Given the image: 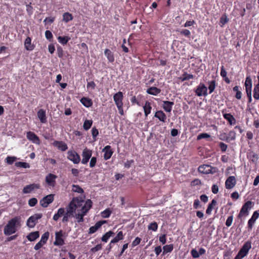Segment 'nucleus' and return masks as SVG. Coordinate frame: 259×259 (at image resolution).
<instances>
[{"label": "nucleus", "mask_w": 259, "mask_h": 259, "mask_svg": "<svg viewBox=\"0 0 259 259\" xmlns=\"http://www.w3.org/2000/svg\"><path fill=\"white\" fill-rule=\"evenodd\" d=\"M20 221V217H15L10 220L5 227L4 234L6 235H10L15 233L17 231L16 227L21 226Z\"/></svg>", "instance_id": "obj_1"}, {"label": "nucleus", "mask_w": 259, "mask_h": 259, "mask_svg": "<svg viewBox=\"0 0 259 259\" xmlns=\"http://www.w3.org/2000/svg\"><path fill=\"white\" fill-rule=\"evenodd\" d=\"M82 201L79 200L77 198H73L66 207V211L72 214V217H74V214L75 213L76 210L79 207L82 205Z\"/></svg>", "instance_id": "obj_2"}, {"label": "nucleus", "mask_w": 259, "mask_h": 259, "mask_svg": "<svg viewBox=\"0 0 259 259\" xmlns=\"http://www.w3.org/2000/svg\"><path fill=\"white\" fill-rule=\"evenodd\" d=\"M63 216L62 222L63 223H67L69 221L71 217H73L72 215L65 211L64 208H60L56 213L53 216V220L55 221L58 220L59 218Z\"/></svg>", "instance_id": "obj_3"}, {"label": "nucleus", "mask_w": 259, "mask_h": 259, "mask_svg": "<svg viewBox=\"0 0 259 259\" xmlns=\"http://www.w3.org/2000/svg\"><path fill=\"white\" fill-rule=\"evenodd\" d=\"M42 217V214L41 213H36L34 215L31 216L28 218L27 221V225L28 227L32 228H33L36 223L37 221L40 219H41Z\"/></svg>", "instance_id": "obj_4"}, {"label": "nucleus", "mask_w": 259, "mask_h": 259, "mask_svg": "<svg viewBox=\"0 0 259 259\" xmlns=\"http://www.w3.org/2000/svg\"><path fill=\"white\" fill-rule=\"evenodd\" d=\"M198 170L199 172L204 174H213L216 172V168L212 167L209 165L204 164L199 166Z\"/></svg>", "instance_id": "obj_5"}, {"label": "nucleus", "mask_w": 259, "mask_h": 259, "mask_svg": "<svg viewBox=\"0 0 259 259\" xmlns=\"http://www.w3.org/2000/svg\"><path fill=\"white\" fill-rule=\"evenodd\" d=\"M195 93L198 97L206 96L207 95V88L204 83H200L197 87Z\"/></svg>", "instance_id": "obj_6"}, {"label": "nucleus", "mask_w": 259, "mask_h": 259, "mask_svg": "<svg viewBox=\"0 0 259 259\" xmlns=\"http://www.w3.org/2000/svg\"><path fill=\"white\" fill-rule=\"evenodd\" d=\"M92 155V150L87 148H85L82 151L81 163L83 164H87L89 162V159L91 158Z\"/></svg>", "instance_id": "obj_7"}, {"label": "nucleus", "mask_w": 259, "mask_h": 259, "mask_svg": "<svg viewBox=\"0 0 259 259\" xmlns=\"http://www.w3.org/2000/svg\"><path fill=\"white\" fill-rule=\"evenodd\" d=\"M252 202L248 201L246 202L242 206L238 217L240 218L243 215H247L248 214V210L251 208Z\"/></svg>", "instance_id": "obj_8"}, {"label": "nucleus", "mask_w": 259, "mask_h": 259, "mask_svg": "<svg viewBox=\"0 0 259 259\" xmlns=\"http://www.w3.org/2000/svg\"><path fill=\"white\" fill-rule=\"evenodd\" d=\"M54 194H49L44 197L40 200V204L44 207H48L54 200Z\"/></svg>", "instance_id": "obj_9"}, {"label": "nucleus", "mask_w": 259, "mask_h": 259, "mask_svg": "<svg viewBox=\"0 0 259 259\" xmlns=\"http://www.w3.org/2000/svg\"><path fill=\"white\" fill-rule=\"evenodd\" d=\"M67 158L75 164L78 163L80 161L79 155L75 151H69L67 153Z\"/></svg>", "instance_id": "obj_10"}, {"label": "nucleus", "mask_w": 259, "mask_h": 259, "mask_svg": "<svg viewBox=\"0 0 259 259\" xmlns=\"http://www.w3.org/2000/svg\"><path fill=\"white\" fill-rule=\"evenodd\" d=\"M63 232L60 230L55 233V241L54 242L55 245L62 246L64 244V241L62 238Z\"/></svg>", "instance_id": "obj_11"}, {"label": "nucleus", "mask_w": 259, "mask_h": 259, "mask_svg": "<svg viewBox=\"0 0 259 259\" xmlns=\"http://www.w3.org/2000/svg\"><path fill=\"white\" fill-rule=\"evenodd\" d=\"M26 137L29 140L32 141L33 143L38 145L40 144V142L39 138L34 133L31 132H27Z\"/></svg>", "instance_id": "obj_12"}, {"label": "nucleus", "mask_w": 259, "mask_h": 259, "mask_svg": "<svg viewBox=\"0 0 259 259\" xmlns=\"http://www.w3.org/2000/svg\"><path fill=\"white\" fill-rule=\"evenodd\" d=\"M258 217H259V213H258V211H255L253 212L251 218L248 221L247 226H248V228L249 230L252 229V227H253L254 224L255 223V221L258 218Z\"/></svg>", "instance_id": "obj_13"}, {"label": "nucleus", "mask_w": 259, "mask_h": 259, "mask_svg": "<svg viewBox=\"0 0 259 259\" xmlns=\"http://www.w3.org/2000/svg\"><path fill=\"white\" fill-rule=\"evenodd\" d=\"M39 187L40 186L39 184H32L30 185H28L24 187L23 190V193L25 194L30 193L33 190L39 189Z\"/></svg>", "instance_id": "obj_14"}, {"label": "nucleus", "mask_w": 259, "mask_h": 259, "mask_svg": "<svg viewBox=\"0 0 259 259\" xmlns=\"http://www.w3.org/2000/svg\"><path fill=\"white\" fill-rule=\"evenodd\" d=\"M122 98L123 94L121 92H118L114 95L113 99L117 106H122Z\"/></svg>", "instance_id": "obj_15"}, {"label": "nucleus", "mask_w": 259, "mask_h": 259, "mask_svg": "<svg viewBox=\"0 0 259 259\" xmlns=\"http://www.w3.org/2000/svg\"><path fill=\"white\" fill-rule=\"evenodd\" d=\"M106 223H107V221L105 220L98 221V222H97L96 223V224L94 226H92L90 228L89 233L93 234V233H95L97 230H98L102 226V225H103L104 224H105Z\"/></svg>", "instance_id": "obj_16"}, {"label": "nucleus", "mask_w": 259, "mask_h": 259, "mask_svg": "<svg viewBox=\"0 0 259 259\" xmlns=\"http://www.w3.org/2000/svg\"><path fill=\"white\" fill-rule=\"evenodd\" d=\"M102 152H104V158L105 160L109 159L113 154L111 146L109 145L106 146L102 150Z\"/></svg>", "instance_id": "obj_17"}, {"label": "nucleus", "mask_w": 259, "mask_h": 259, "mask_svg": "<svg viewBox=\"0 0 259 259\" xmlns=\"http://www.w3.org/2000/svg\"><path fill=\"white\" fill-rule=\"evenodd\" d=\"M53 145L62 151H65L68 149L67 145L62 141H55L53 143Z\"/></svg>", "instance_id": "obj_18"}, {"label": "nucleus", "mask_w": 259, "mask_h": 259, "mask_svg": "<svg viewBox=\"0 0 259 259\" xmlns=\"http://www.w3.org/2000/svg\"><path fill=\"white\" fill-rule=\"evenodd\" d=\"M174 104V103L173 102L164 101H163L162 107L166 112H170Z\"/></svg>", "instance_id": "obj_19"}, {"label": "nucleus", "mask_w": 259, "mask_h": 259, "mask_svg": "<svg viewBox=\"0 0 259 259\" xmlns=\"http://www.w3.org/2000/svg\"><path fill=\"white\" fill-rule=\"evenodd\" d=\"M57 178V176L50 174L46 178V181L47 183L52 186H54L55 183V180Z\"/></svg>", "instance_id": "obj_20"}, {"label": "nucleus", "mask_w": 259, "mask_h": 259, "mask_svg": "<svg viewBox=\"0 0 259 259\" xmlns=\"http://www.w3.org/2000/svg\"><path fill=\"white\" fill-rule=\"evenodd\" d=\"M24 47L27 51H32L34 49V45L31 44V39L27 37L24 41Z\"/></svg>", "instance_id": "obj_21"}, {"label": "nucleus", "mask_w": 259, "mask_h": 259, "mask_svg": "<svg viewBox=\"0 0 259 259\" xmlns=\"http://www.w3.org/2000/svg\"><path fill=\"white\" fill-rule=\"evenodd\" d=\"M37 116L41 123H46L47 122V118L46 111L44 109H40L37 112Z\"/></svg>", "instance_id": "obj_22"}, {"label": "nucleus", "mask_w": 259, "mask_h": 259, "mask_svg": "<svg viewBox=\"0 0 259 259\" xmlns=\"http://www.w3.org/2000/svg\"><path fill=\"white\" fill-rule=\"evenodd\" d=\"M154 117L159 119V120L163 122H165L166 119V116L165 113L161 110L156 112Z\"/></svg>", "instance_id": "obj_23"}, {"label": "nucleus", "mask_w": 259, "mask_h": 259, "mask_svg": "<svg viewBox=\"0 0 259 259\" xmlns=\"http://www.w3.org/2000/svg\"><path fill=\"white\" fill-rule=\"evenodd\" d=\"M239 88L238 86H235L233 88L232 91V94H234L235 98L238 100L241 99L242 97V93Z\"/></svg>", "instance_id": "obj_24"}, {"label": "nucleus", "mask_w": 259, "mask_h": 259, "mask_svg": "<svg viewBox=\"0 0 259 259\" xmlns=\"http://www.w3.org/2000/svg\"><path fill=\"white\" fill-rule=\"evenodd\" d=\"M85 211L82 212L80 211V212L75 213L74 214V217L77 219V223H79L84 221L83 217L85 215Z\"/></svg>", "instance_id": "obj_25"}, {"label": "nucleus", "mask_w": 259, "mask_h": 259, "mask_svg": "<svg viewBox=\"0 0 259 259\" xmlns=\"http://www.w3.org/2000/svg\"><path fill=\"white\" fill-rule=\"evenodd\" d=\"M92 205V202L90 199H88L84 204V205L81 207L80 211L84 212L85 211V214H87V212L91 208Z\"/></svg>", "instance_id": "obj_26"}, {"label": "nucleus", "mask_w": 259, "mask_h": 259, "mask_svg": "<svg viewBox=\"0 0 259 259\" xmlns=\"http://www.w3.org/2000/svg\"><path fill=\"white\" fill-rule=\"evenodd\" d=\"M26 237L29 241H33L39 237V232L38 231L31 232Z\"/></svg>", "instance_id": "obj_27"}, {"label": "nucleus", "mask_w": 259, "mask_h": 259, "mask_svg": "<svg viewBox=\"0 0 259 259\" xmlns=\"http://www.w3.org/2000/svg\"><path fill=\"white\" fill-rule=\"evenodd\" d=\"M160 89L154 87H150L147 90V93L148 94L155 96L157 95L160 93Z\"/></svg>", "instance_id": "obj_28"}, {"label": "nucleus", "mask_w": 259, "mask_h": 259, "mask_svg": "<svg viewBox=\"0 0 259 259\" xmlns=\"http://www.w3.org/2000/svg\"><path fill=\"white\" fill-rule=\"evenodd\" d=\"M104 54L110 62H113L114 61L113 53L110 50L106 49L104 51Z\"/></svg>", "instance_id": "obj_29"}, {"label": "nucleus", "mask_w": 259, "mask_h": 259, "mask_svg": "<svg viewBox=\"0 0 259 259\" xmlns=\"http://www.w3.org/2000/svg\"><path fill=\"white\" fill-rule=\"evenodd\" d=\"M247 158L249 160L254 163L256 162L258 159V155L252 151L248 153L247 154Z\"/></svg>", "instance_id": "obj_30"}, {"label": "nucleus", "mask_w": 259, "mask_h": 259, "mask_svg": "<svg viewBox=\"0 0 259 259\" xmlns=\"http://www.w3.org/2000/svg\"><path fill=\"white\" fill-rule=\"evenodd\" d=\"M236 185V179L234 176L228 178V189L233 188Z\"/></svg>", "instance_id": "obj_31"}, {"label": "nucleus", "mask_w": 259, "mask_h": 259, "mask_svg": "<svg viewBox=\"0 0 259 259\" xmlns=\"http://www.w3.org/2000/svg\"><path fill=\"white\" fill-rule=\"evenodd\" d=\"M80 102L86 107H89L92 105V102L91 100L85 97L81 98Z\"/></svg>", "instance_id": "obj_32"}, {"label": "nucleus", "mask_w": 259, "mask_h": 259, "mask_svg": "<svg viewBox=\"0 0 259 259\" xmlns=\"http://www.w3.org/2000/svg\"><path fill=\"white\" fill-rule=\"evenodd\" d=\"M144 113L146 116H147L151 112V110L152 107L151 106L150 103L147 101L145 103V105L143 107Z\"/></svg>", "instance_id": "obj_33"}, {"label": "nucleus", "mask_w": 259, "mask_h": 259, "mask_svg": "<svg viewBox=\"0 0 259 259\" xmlns=\"http://www.w3.org/2000/svg\"><path fill=\"white\" fill-rule=\"evenodd\" d=\"M216 204H217V201H215V200L213 199L211 201V203L210 204H209V205L206 209V213L207 214H210L211 213L212 210L213 209V207L214 206H215L216 205Z\"/></svg>", "instance_id": "obj_34"}, {"label": "nucleus", "mask_w": 259, "mask_h": 259, "mask_svg": "<svg viewBox=\"0 0 259 259\" xmlns=\"http://www.w3.org/2000/svg\"><path fill=\"white\" fill-rule=\"evenodd\" d=\"M63 17V21L66 23H67L73 19L72 15L68 12L64 13Z\"/></svg>", "instance_id": "obj_35"}, {"label": "nucleus", "mask_w": 259, "mask_h": 259, "mask_svg": "<svg viewBox=\"0 0 259 259\" xmlns=\"http://www.w3.org/2000/svg\"><path fill=\"white\" fill-rule=\"evenodd\" d=\"M122 239H123V233L122 231H120L118 233L117 236L111 241L110 243L117 242L118 241Z\"/></svg>", "instance_id": "obj_36"}, {"label": "nucleus", "mask_w": 259, "mask_h": 259, "mask_svg": "<svg viewBox=\"0 0 259 259\" xmlns=\"http://www.w3.org/2000/svg\"><path fill=\"white\" fill-rule=\"evenodd\" d=\"M114 234V233L111 231H108V232H107L106 233H105L102 237V241H103V242H107L108 240L109 239V238Z\"/></svg>", "instance_id": "obj_37"}, {"label": "nucleus", "mask_w": 259, "mask_h": 259, "mask_svg": "<svg viewBox=\"0 0 259 259\" xmlns=\"http://www.w3.org/2000/svg\"><path fill=\"white\" fill-rule=\"evenodd\" d=\"M173 245L172 244L166 245L163 247V254L170 252L173 250Z\"/></svg>", "instance_id": "obj_38"}, {"label": "nucleus", "mask_w": 259, "mask_h": 259, "mask_svg": "<svg viewBox=\"0 0 259 259\" xmlns=\"http://www.w3.org/2000/svg\"><path fill=\"white\" fill-rule=\"evenodd\" d=\"M70 38L68 36H61L58 37V40L60 43L62 45H66L69 40Z\"/></svg>", "instance_id": "obj_39"}, {"label": "nucleus", "mask_w": 259, "mask_h": 259, "mask_svg": "<svg viewBox=\"0 0 259 259\" xmlns=\"http://www.w3.org/2000/svg\"><path fill=\"white\" fill-rule=\"evenodd\" d=\"M228 122L231 125H235L236 124V120L231 114L228 113Z\"/></svg>", "instance_id": "obj_40"}, {"label": "nucleus", "mask_w": 259, "mask_h": 259, "mask_svg": "<svg viewBox=\"0 0 259 259\" xmlns=\"http://www.w3.org/2000/svg\"><path fill=\"white\" fill-rule=\"evenodd\" d=\"M194 77V76L193 75L188 74L186 72H185L183 74L182 76L181 77V79L182 81H185V80H189L190 79L193 78Z\"/></svg>", "instance_id": "obj_41"}, {"label": "nucleus", "mask_w": 259, "mask_h": 259, "mask_svg": "<svg viewBox=\"0 0 259 259\" xmlns=\"http://www.w3.org/2000/svg\"><path fill=\"white\" fill-rule=\"evenodd\" d=\"M251 243L250 242H246L244 244L241 249L248 253L249 250L251 248Z\"/></svg>", "instance_id": "obj_42"}, {"label": "nucleus", "mask_w": 259, "mask_h": 259, "mask_svg": "<svg viewBox=\"0 0 259 259\" xmlns=\"http://www.w3.org/2000/svg\"><path fill=\"white\" fill-rule=\"evenodd\" d=\"M208 90L209 91V94H211L213 92V91L215 89V80H213L209 82H208Z\"/></svg>", "instance_id": "obj_43"}, {"label": "nucleus", "mask_w": 259, "mask_h": 259, "mask_svg": "<svg viewBox=\"0 0 259 259\" xmlns=\"http://www.w3.org/2000/svg\"><path fill=\"white\" fill-rule=\"evenodd\" d=\"M15 165L17 167H22V168H29L30 167L29 164L28 163H27L26 162H20V161L16 162Z\"/></svg>", "instance_id": "obj_44"}, {"label": "nucleus", "mask_w": 259, "mask_h": 259, "mask_svg": "<svg viewBox=\"0 0 259 259\" xmlns=\"http://www.w3.org/2000/svg\"><path fill=\"white\" fill-rule=\"evenodd\" d=\"M253 97L256 100L259 99V86L256 85L253 89Z\"/></svg>", "instance_id": "obj_45"}, {"label": "nucleus", "mask_w": 259, "mask_h": 259, "mask_svg": "<svg viewBox=\"0 0 259 259\" xmlns=\"http://www.w3.org/2000/svg\"><path fill=\"white\" fill-rule=\"evenodd\" d=\"M92 123L93 121L91 120H85L83 123V128L86 131L88 130L92 126Z\"/></svg>", "instance_id": "obj_46"}, {"label": "nucleus", "mask_w": 259, "mask_h": 259, "mask_svg": "<svg viewBox=\"0 0 259 259\" xmlns=\"http://www.w3.org/2000/svg\"><path fill=\"white\" fill-rule=\"evenodd\" d=\"M72 191L75 192H77L78 193H83V189L78 185H72Z\"/></svg>", "instance_id": "obj_47"}, {"label": "nucleus", "mask_w": 259, "mask_h": 259, "mask_svg": "<svg viewBox=\"0 0 259 259\" xmlns=\"http://www.w3.org/2000/svg\"><path fill=\"white\" fill-rule=\"evenodd\" d=\"M111 211L109 209H106L101 212V216L104 218H108L110 217Z\"/></svg>", "instance_id": "obj_48"}, {"label": "nucleus", "mask_w": 259, "mask_h": 259, "mask_svg": "<svg viewBox=\"0 0 259 259\" xmlns=\"http://www.w3.org/2000/svg\"><path fill=\"white\" fill-rule=\"evenodd\" d=\"M158 228L157 224L156 222L151 223L148 227V229L150 230L155 231Z\"/></svg>", "instance_id": "obj_49"}, {"label": "nucleus", "mask_w": 259, "mask_h": 259, "mask_svg": "<svg viewBox=\"0 0 259 259\" xmlns=\"http://www.w3.org/2000/svg\"><path fill=\"white\" fill-rule=\"evenodd\" d=\"M49 236V233L48 232H45L41 237L40 241L45 244L48 240Z\"/></svg>", "instance_id": "obj_50"}, {"label": "nucleus", "mask_w": 259, "mask_h": 259, "mask_svg": "<svg viewBox=\"0 0 259 259\" xmlns=\"http://www.w3.org/2000/svg\"><path fill=\"white\" fill-rule=\"evenodd\" d=\"M37 203V200L35 198H32L28 200V204L30 206H35Z\"/></svg>", "instance_id": "obj_51"}, {"label": "nucleus", "mask_w": 259, "mask_h": 259, "mask_svg": "<svg viewBox=\"0 0 259 259\" xmlns=\"http://www.w3.org/2000/svg\"><path fill=\"white\" fill-rule=\"evenodd\" d=\"M16 159L17 158L15 157L8 156L6 158V160L8 164H12L16 160Z\"/></svg>", "instance_id": "obj_52"}, {"label": "nucleus", "mask_w": 259, "mask_h": 259, "mask_svg": "<svg viewBox=\"0 0 259 259\" xmlns=\"http://www.w3.org/2000/svg\"><path fill=\"white\" fill-rule=\"evenodd\" d=\"M92 134L93 138L95 141L96 140V137L99 134L98 130L96 128L93 127L92 130Z\"/></svg>", "instance_id": "obj_53"}, {"label": "nucleus", "mask_w": 259, "mask_h": 259, "mask_svg": "<svg viewBox=\"0 0 259 259\" xmlns=\"http://www.w3.org/2000/svg\"><path fill=\"white\" fill-rule=\"evenodd\" d=\"M191 253L192 257L195 258H198L200 256L198 251L196 250L195 249H192L191 251Z\"/></svg>", "instance_id": "obj_54"}, {"label": "nucleus", "mask_w": 259, "mask_h": 259, "mask_svg": "<svg viewBox=\"0 0 259 259\" xmlns=\"http://www.w3.org/2000/svg\"><path fill=\"white\" fill-rule=\"evenodd\" d=\"M227 23V16L224 14L221 18L220 25L222 27L224 26Z\"/></svg>", "instance_id": "obj_55"}, {"label": "nucleus", "mask_w": 259, "mask_h": 259, "mask_svg": "<svg viewBox=\"0 0 259 259\" xmlns=\"http://www.w3.org/2000/svg\"><path fill=\"white\" fill-rule=\"evenodd\" d=\"M180 33L188 37H189L191 35L190 31L188 29H183L180 31Z\"/></svg>", "instance_id": "obj_56"}, {"label": "nucleus", "mask_w": 259, "mask_h": 259, "mask_svg": "<svg viewBox=\"0 0 259 259\" xmlns=\"http://www.w3.org/2000/svg\"><path fill=\"white\" fill-rule=\"evenodd\" d=\"M210 136L206 133H202L200 135H199L197 136V139L200 140L202 139H205V138H210Z\"/></svg>", "instance_id": "obj_57"}, {"label": "nucleus", "mask_w": 259, "mask_h": 259, "mask_svg": "<svg viewBox=\"0 0 259 259\" xmlns=\"http://www.w3.org/2000/svg\"><path fill=\"white\" fill-rule=\"evenodd\" d=\"M236 137V133L234 131H230L228 135V140H234Z\"/></svg>", "instance_id": "obj_58"}, {"label": "nucleus", "mask_w": 259, "mask_h": 259, "mask_svg": "<svg viewBox=\"0 0 259 259\" xmlns=\"http://www.w3.org/2000/svg\"><path fill=\"white\" fill-rule=\"evenodd\" d=\"M252 86V79L250 76L246 77L245 82V86Z\"/></svg>", "instance_id": "obj_59"}, {"label": "nucleus", "mask_w": 259, "mask_h": 259, "mask_svg": "<svg viewBox=\"0 0 259 259\" xmlns=\"http://www.w3.org/2000/svg\"><path fill=\"white\" fill-rule=\"evenodd\" d=\"M221 75L224 78V80L227 82V72L226 71L224 67L222 66Z\"/></svg>", "instance_id": "obj_60"}, {"label": "nucleus", "mask_w": 259, "mask_h": 259, "mask_svg": "<svg viewBox=\"0 0 259 259\" xmlns=\"http://www.w3.org/2000/svg\"><path fill=\"white\" fill-rule=\"evenodd\" d=\"M97 162V158L95 157H91V159L90 162V166L91 167H93L95 166Z\"/></svg>", "instance_id": "obj_61"}, {"label": "nucleus", "mask_w": 259, "mask_h": 259, "mask_svg": "<svg viewBox=\"0 0 259 259\" xmlns=\"http://www.w3.org/2000/svg\"><path fill=\"white\" fill-rule=\"evenodd\" d=\"M141 240V239L140 238L138 237H136V239L132 242L133 246L134 247L138 245L140 243Z\"/></svg>", "instance_id": "obj_62"}, {"label": "nucleus", "mask_w": 259, "mask_h": 259, "mask_svg": "<svg viewBox=\"0 0 259 259\" xmlns=\"http://www.w3.org/2000/svg\"><path fill=\"white\" fill-rule=\"evenodd\" d=\"M45 36L47 39L50 40L53 37L52 32L49 30H46L45 32Z\"/></svg>", "instance_id": "obj_63"}, {"label": "nucleus", "mask_w": 259, "mask_h": 259, "mask_svg": "<svg viewBox=\"0 0 259 259\" xmlns=\"http://www.w3.org/2000/svg\"><path fill=\"white\" fill-rule=\"evenodd\" d=\"M44 244H45L44 243L39 241L38 243H37L35 244L34 249L36 250H37L39 249H40L43 246Z\"/></svg>", "instance_id": "obj_64"}]
</instances>
